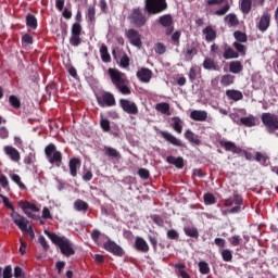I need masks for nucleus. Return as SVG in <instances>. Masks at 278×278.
<instances>
[{
	"label": "nucleus",
	"mask_w": 278,
	"mask_h": 278,
	"mask_svg": "<svg viewBox=\"0 0 278 278\" xmlns=\"http://www.w3.org/2000/svg\"><path fill=\"white\" fill-rule=\"evenodd\" d=\"M262 123L267 128V131L273 132L278 129V116L270 114V113H264L262 115Z\"/></svg>",
	"instance_id": "0eeeda50"
},
{
	"label": "nucleus",
	"mask_w": 278,
	"mask_h": 278,
	"mask_svg": "<svg viewBox=\"0 0 278 278\" xmlns=\"http://www.w3.org/2000/svg\"><path fill=\"white\" fill-rule=\"evenodd\" d=\"M81 166V161L79 159L70 160V173L72 177H77V169Z\"/></svg>",
	"instance_id": "393cba45"
},
{
	"label": "nucleus",
	"mask_w": 278,
	"mask_h": 278,
	"mask_svg": "<svg viewBox=\"0 0 278 278\" xmlns=\"http://www.w3.org/2000/svg\"><path fill=\"white\" fill-rule=\"evenodd\" d=\"M268 27H270V15L265 14L261 17V20L258 22V29H260V31H266V29H268Z\"/></svg>",
	"instance_id": "b1692460"
},
{
	"label": "nucleus",
	"mask_w": 278,
	"mask_h": 278,
	"mask_svg": "<svg viewBox=\"0 0 278 278\" xmlns=\"http://www.w3.org/2000/svg\"><path fill=\"white\" fill-rule=\"evenodd\" d=\"M231 5L229 3H226L222 9L214 12L215 16H225L226 13L229 12Z\"/></svg>",
	"instance_id": "de8ad7c7"
},
{
	"label": "nucleus",
	"mask_w": 278,
	"mask_h": 278,
	"mask_svg": "<svg viewBox=\"0 0 278 278\" xmlns=\"http://www.w3.org/2000/svg\"><path fill=\"white\" fill-rule=\"evenodd\" d=\"M240 121L245 127H255L257 125V118H255L253 115L242 117Z\"/></svg>",
	"instance_id": "7c9ffc66"
},
{
	"label": "nucleus",
	"mask_w": 278,
	"mask_h": 278,
	"mask_svg": "<svg viewBox=\"0 0 278 278\" xmlns=\"http://www.w3.org/2000/svg\"><path fill=\"white\" fill-rule=\"evenodd\" d=\"M3 151L8 157H10L11 162L18 163L21 162V152L12 146H4Z\"/></svg>",
	"instance_id": "f8f14e48"
},
{
	"label": "nucleus",
	"mask_w": 278,
	"mask_h": 278,
	"mask_svg": "<svg viewBox=\"0 0 278 278\" xmlns=\"http://www.w3.org/2000/svg\"><path fill=\"white\" fill-rule=\"evenodd\" d=\"M0 186L4 190H10V182L8 181V177H5L4 175L0 176Z\"/></svg>",
	"instance_id": "bf43d9fd"
},
{
	"label": "nucleus",
	"mask_w": 278,
	"mask_h": 278,
	"mask_svg": "<svg viewBox=\"0 0 278 278\" xmlns=\"http://www.w3.org/2000/svg\"><path fill=\"white\" fill-rule=\"evenodd\" d=\"M199 268L202 275H210V265H207L204 261L199 263Z\"/></svg>",
	"instance_id": "8fccbe9b"
},
{
	"label": "nucleus",
	"mask_w": 278,
	"mask_h": 278,
	"mask_svg": "<svg viewBox=\"0 0 278 278\" xmlns=\"http://www.w3.org/2000/svg\"><path fill=\"white\" fill-rule=\"evenodd\" d=\"M190 119L203 123L207 121V111L193 110L190 113Z\"/></svg>",
	"instance_id": "6ab92c4d"
},
{
	"label": "nucleus",
	"mask_w": 278,
	"mask_h": 278,
	"mask_svg": "<svg viewBox=\"0 0 278 278\" xmlns=\"http://www.w3.org/2000/svg\"><path fill=\"white\" fill-rule=\"evenodd\" d=\"M223 56L225 60H237V58H240V54L232 48H225Z\"/></svg>",
	"instance_id": "c85d7f7f"
},
{
	"label": "nucleus",
	"mask_w": 278,
	"mask_h": 278,
	"mask_svg": "<svg viewBox=\"0 0 278 278\" xmlns=\"http://www.w3.org/2000/svg\"><path fill=\"white\" fill-rule=\"evenodd\" d=\"M228 242H230L231 247H239L240 242H242V238L238 235H233L228 239Z\"/></svg>",
	"instance_id": "5fc2aeb1"
},
{
	"label": "nucleus",
	"mask_w": 278,
	"mask_h": 278,
	"mask_svg": "<svg viewBox=\"0 0 278 278\" xmlns=\"http://www.w3.org/2000/svg\"><path fill=\"white\" fill-rule=\"evenodd\" d=\"M22 42L23 45L27 46V45H34V38H31V36L29 35H24L22 37Z\"/></svg>",
	"instance_id": "0e129e2a"
},
{
	"label": "nucleus",
	"mask_w": 278,
	"mask_h": 278,
	"mask_svg": "<svg viewBox=\"0 0 278 278\" xmlns=\"http://www.w3.org/2000/svg\"><path fill=\"white\" fill-rule=\"evenodd\" d=\"M100 54H101V60L102 62H111L112 56H110V52H108V46L102 45L100 48Z\"/></svg>",
	"instance_id": "72a5a7b5"
},
{
	"label": "nucleus",
	"mask_w": 278,
	"mask_h": 278,
	"mask_svg": "<svg viewBox=\"0 0 278 278\" xmlns=\"http://www.w3.org/2000/svg\"><path fill=\"white\" fill-rule=\"evenodd\" d=\"M108 73L113 86H115V88L122 94H131V89L129 88V80L127 79V76L125 74L116 68H109Z\"/></svg>",
	"instance_id": "f257e3e1"
},
{
	"label": "nucleus",
	"mask_w": 278,
	"mask_h": 278,
	"mask_svg": "<svg viewBox=\"0 0 278 278\" xmlns=\"http://www.w3.org/2000/svg\"><path fill=\"white\" fill-rule=\"evenodd\" d=\"M138 175L141 177V179H149V170L147 168H140L138 170Z\"/></svg>",
	"instance_id": "69168bd1"
},
{
	"label": "nucleus",
	"mask_w": 278,
	"mask_h": 278,
	"mask_svg": "<svg viewBox=\"0 0 278 278\" xmlns=\"http://www.w3.org/2000/svg\"><path fill=\"white\" fill-rule=\"evenodd\" d=\"M100 127L103 129V131H110L111 126H110V121L108 118H101L100 121Z\"/></svg>",
	"instance_id": "4d7b16f0"
},
{
	"label": "nucleus",
	"mask_w": 278,
	"mask_h": 278,
	"mask_svg": "<svg viewBox=\"0 0 278 278\" xmlns=\"http://www.w3.org/2000/svg\"><path fill=\"white\" fill-rule=\"evenodd\" d=\"M70 45H72V47H79V45H81V39L79 38V35H72L70 39Z\"/></svg>",
	"instance_id": "6e6d98bb"
},
{
	"label": "nucleus",
	"mask_w": 278,
	"mask_h": 278,
	"mask_svg": "<svg viewBox=\"0 0 278 278\" xmlns=\"http://www.w3.org/2000/svg\"><path fill=\"white\" fill-rule=\"evenodd\" d=\"M222 257L224 262H231V260H233V252L229 249H225L222 251Z\"/></svg>",
	"instance_id": "37998d69"
},
{
	"label": "nucleus",
	"mask_w": 278,
	"mask_h": 278,
	"mask_svg": "<svg viewBox=\"0 0 278 278\" xmlns=\"http://www.w3.org/2000/svg\"><path fill=\"white\" fill-rule=\"evenodd\" d=\"M225 22L230 26L235 27V25H238V17H236L235 14H228L225 16Z\"/></svg>",
	"instance_id": "a19ab883"
},
{
	"label": "nucleus",
	"mask_w": 278,
	"mask_h": 278,
	"mask_svg": "<svg viewBox=\"0 0 278 278\" xmlns=\"http://www.w3.org/2000/svg\"><path fill=\"white\" fill-rule=\"evenodd\" d=\"M26 25L27 27H30L31 29H36L38 27V20L31 14H28L26 16Z\"/></svg>",
	"instance_id": "e433bc0d"
},
{
	"label": "nucleus",
	"mask_w": 278,
	"mask_h": 278,
	"mask_svg": "<svg viewBox=\"0 0 278 278\" xmlns=\"http://www.w3.org/2000/svg\"><path fill=\"white\" fill-rule=\"evenodd\" d=\"M226 97L230 101H242V99H244V96L242 94V91L236 90V89L226 90Z\"/></svg>",
	"instance_id": "aec40b11"
},
{
	"label": "nucleus",
	"mask_w": 278,
	"mask_h": 278,
	"mask_svg": "<svg viewBox=\"0 0 278 278\" xmlns=\"http://www.w3.org/2000/svg\"><path fill=\"white\" fill-rule=\"evenodd\" d=\"M10 137V131L5 128V126L0 127V138L1 140H5Z\"/></svg>",
	"instance_id": "680f3d73"
},
{
	"label": "nucleus",
	"mask_w": 278,
	"mask_h": 278,
	"mask_svg": "<svg viewBox=\"0 0 278 278\" xmlns=\"http://www.w3.org/2000/svg\"><path fill=\"white\" fill-rule=\"evenodd\" d=\"M0 199H2V202H3V204L5 205V207H9V210L12 211L11 214H14V212H16V211L14 210V206H13L12 203L10 202V199H8V197H5V195H3V194L0 193Z\"/></svg>",
	"instance_id": "864d4df0"
},
{
	"label": "nucleus",
	"mask_w": 278,
	"mask_h": 278,
	"mask_svg": "<svg viewBox=\"0 0 278 278\" xmlns=\"http://www.w3.org/2000/svg\"><path fill=\"white\" fill-rule=\"evenodd\" d=\"M18 205L21 210H23L24 214L28 216V218H36L31 212H40V208L36 206V204L29 203L28 201H20Z\"/></svg>",
	"instance_id": "1a4fd4ad"
},
{
	"label": "nucleus",
	"mask_w": 278,
	"mask_h": 278,
	"mask_svg": "<svg viewBox=\"0 0 278 278\" xmlns=\"http://www.w3.org/2000/svg\"><path fill=\"white\" fill-rule=\"evenodd\" d=\"M220 144L226 151H231L232 153H236V151H238L236 143L231 141H222Z\"/></svg>",
	"instance_id": "4c0bfd02"
},
{
	"label": "nucleus",
	"mask_w": 278,
	"mask_h": 278,
	"mask_svg": "<svg viewBox=\"0 0 278 278\" xmlns=\"http://www.w3.org/2000/svg\"><path fill=\"white\" fill-rule=\"evenodd\" d=\"M181 38V33L180 31H175L172 35V42L176 47H179V39Z\"/></svg>",
	"instance_id": "13d9d810"
},
{
	"label": "nucleus",
	"mask_w": 278,
	"mask_h": 278,
	"mask_svg": "<svg viewBox=\"0 0 278 278\" xmlns=\"http://www.w3.org/2000/svg\"><path fill=\"white\" fill-rule=\"evenodd\" d=\"M166 162L168 164H174V166H176V168H184V159L182 157L167 156Z\"/></svg>",
	"instance_id": "2f4dec72"
},
{
	"label": "nucleus",
	"mask_w": 278,
	"mask_h": 278,
	"mask_svg": "<svg viewBox=\"0 0 278 278\" xmlns=\"http://www.w3.org/2000/svg\"><path fill=\"white\" fill-rule=\"evenodd\" d=\"M242 197L235 194L233 198H229L224 201V206L231 208L222 211V214L223 216H227V214H240V212H242Z\"/></svg>",
	"instance_id": "7ed1b4c3"
},
{
	"label": "nucleus",
	"mask_w": 278,
	"mask_h": 278,
	"mask_svg": "<svg viewBox=\"0 0 278 278\" xmlns=\"http://www.w3.org/2000/svg\"><path fill=\"white\" fill-rule=\"evenodd\" d=\"M162 138L173 144L174 147H184V142H181L177 137L168 131H161Z\"/></svg>",
	"instance_id": "f3484780"
},
{
	"label": "nucleus",
	"mask_w": 278,
	"mask_h": 278,
	"mask_svg": "<svg viewBox=\"0 0 278 278\" xmlns=\"http://www.w3.org/2000/svg\"><path fill=\"white\" fill-rule=\"evenodd\" d=\"M94 14H96L94 7H89L88 8V13H87L88 20L91 21V22L94 21Z\"/></svg>",
	"instance_id": "338daca9"
},
{
	"label": "nucleus",
	"mask_w": 278,
	"mask_h": 278,
	"mask_svg": "<svg viewBox=\"0 0 278 278\" xmlns=\"http://www.w3.org/2000/svg\"><path fill=\"white\" fill-rule=\"evenodd\" d=\"M154 51L159 55H164V53H166V46H164V43H162V42H157L154 46Z\"/></svg>",
	"instance_id": "49530a36"
},
{
	"label": "nucleus",
	"mask_w": 278,
	"mask_h": 278,
	"mask_svg": "<svg viewBox=\"0 0 278 278\" xmlns=\"http://www.w3.org/2000/svg\"><path fill=\"white\" fill-rule=\"evenodd\" d=\"M203 34H204L205 40H207V42H212V40L216 39V30L214 28H212V26H207L206 28H204Z\"/></svg>",
	"instance_id": "cd10ccee"
},
{
	"label": "nucleus",
	"mask_w": 278,
	"mask_h": 278,
	"mask_svg": "<svg viewBox=\"0 0 278 278\" xmlns=\"http://www.w3.org/2000/svg\"><path fill=\"white\" fill-rule=\"evenodd\" d=\"M132 23L136 27H142L147 23V17L142 15L140 9H135L131 14Z\"/></svg>",
	"instance_id": "4468645a"
},
{
	"label": "nucleus",
	"mask_w": 278,
	"mask_h": 278,
	"mask_svg": "<svg viewBox=\"0 0 278 278\" xmlns=\"http://www.w3.org/2000/svg\"><path fill=\"white\" fill-rule=\"evenodd\" d=\"M10 105L14 108L15 110H18L21 108V100L16 96H10L9 98Z\"/></svg>",
	"instance_id": "a18cd8bd"
},
{
	"label": "nucleus",
	"mask_w": 278,
	"mask_h": 278,
	"mask_svg": "<svg viewBox=\"0 0 278 278\" xmlns=\"http://www.w3.org/2000/svg\"><path fill=\"white\" fill-rule=\"evenodd\" d=\"M45 153L50 162L54 166L60 167L62 165V153L58 151L55 144L51 143L45 149Z\"/></svg>",
	"instance_id": "423d86ee"
},
{
	"label": "nucleus",
	"mask_w": 278,
	"mask_h": 278,
	"mask_svg": "<svg viewBox=\"0 0 278 278\" xmlns=\"http://www.w3.org/2000/svg\"><path fill=\"white\" fill-rule=\"evenodd\" d=\"M229 71L233 73V75H238L244 71V65L240 61H231L229 63Z\"/></svg>",
	"instance_id": "4be33fe9"
},
{
	"label": "nucleus",
	"mask_w": 278,
	"mask_h": 278,
	"mask_svg": "<svg viewBox=\"0 0 278 278\" xmlns=\"http://www.w3.org/2000/svg\"><path fill=\"white\" fill-rule=\"evenodd\" d=\"M236 77L231 74H226L224 76H222L220 78V84L225 87L227 86H231V84H233Z\"/></svg>",
	"instance_id": "f704fd0d"
},
{
	"label": "nucleus",
	"mask_w": 278,
	"mask_h": 278,
	"mask_svg": "<svg viewBox=\"0 0 278 278\" xmlns=\"http://www.w3.org/2000/svg\"><path fill=\"white\" fill-rule=\"evenodd\" d=\"M173 129L174 131H176L177 134H181V131H184V121H181V118L179 117H173Z\"/></svg>",
	"instance_id": "c756f323"
},
{
	"label": "nucleus",
	"mask_w": 278,
	"mask_h": 278,
	"mask_svg": "<svg viewBox=\"0 0 278 278\" xmlns=\"http://www.w3.org/2000/svg\"><path fill=\"white\" fill-rule=\"evenodd\" d=\"M201 68H199V66L193 65L190 71H189V79L191 81H194V79H197V75H199Z\"/></svg>",
	"instance_id": "c03bdc74"
},
{
	"label": "nucleus",
	"mask_w": 278,
	"mask_h": 278,
	"mask_svg": "<svg viewBox=\"0 0 278 278\" xmlns=\"http://www.w3.org/2000/svg\"><path fill=\"white\" fill-rule=\"evenodd\" d=\"M156 112H161V114H166L167 116H170V104L166 102H161L155 105Z\"/></svg>",
	"instance_id": "bb28decb"
},
{
	"label": "nucleus",
	"mask_w": 278,
	"mask_h": 278,
	"mask_svg": "<svg viewBox=\"0 0 278 278\" xmlns=\"http://www.w3.org/2000/svg\"><path fill=\"white\" fill-rule=\"evenodd\" d=\"M11 218L14 225H16V227H18L20 230H22L24 233H28L31 240H34V229H31V226H29V220H27V218H25L17 212L11 213Z\"/></svg>",
	"instance_id": "20e7f679"
},
{
	"label": "nucleus",
	"mask_w": 278,
	"mask_h": 278,
	"mask_svg": "<svg viewBox=\"0 0 278 278\" xmlns=\"http://www.w3.org/2000/svg\"><path fill=\"white\" fill-rule=\"evenodd\" d=\"M233 37L239 41V42H247L248 40V37H247V34L240 31V30H237L233 33Z\"/></svg>",
	"instance_id": "09e8293b"
},
{
	"label": "nucleus",
	"mask_w": 278,
	"mask_h": 278,
	"mask_svg": "<svg viewBox=\"0 0 278 278\" xmlns=\"http://www.w3.org/2000/svg\"><path fill=\"white\" fill-rule=\"evenodd\" d=\"M135 249L140 253H149V243L142 237H136Z\"/></svg>",
	"instance_id": "a211bd4d"
},
{
	"label": "nucleus",
	"mask_w": 278,
	"mask_h": 278,
	"mask_svg": "<svg viewBox=\"0 0 278 278\" xmlns=\"http://www.w3.org/2000/svg\"><path fill=\"white\" fill-rule=\"evenodd\" d=\"M119 66H122V68H127V66H129V56H127V54L122 56L119 61Z\"/></svg>",
	"instance_id": "e2e57ef3"
},
{
	"label": "nucleus",
	"mask_w": 278,
	"mask_h": 278,
	"mask_svg": "<svg viewBox=\"0 0 278 278\" xmlns=\"http://www.w3.org/2000/svg\"><path fill=\"white\" fill-rule=\"evenodd\" d=\"M185 138L188 140L191 144H201V139H199V136H197L192 130L187 129L185 131Z\"/></svg>",
	"instance_id": "5701e85b"
},
{
	"label": "nucleus",
	"mask_w": 278,
	"mask_h": 278,
	"mask_svg": "<svg viewBox=\"0 0 278 278\" xmlns=\"http://www.w3.org/2000/svg\"><path fill=\"white\" fill-rule=\"evenodd\" d=\"M203 68L206 71H216V63L212 59H205L203 62Z\"/></svg>",
	"instance_id": "ea45409f"
},
{
	"label": "nucleus",
	"mask_w": 278,
	"mask_h": 278,
	"mask_svg": "<svg viewBox=\"0 0 278 278\" xmlns=\"http://www.w3.org/2000/svg\"><path fill=\"white\" fill-rule=\"evenodd\" d=\"M3 278H12V267L7 266L3 269Z\"/></svg>",
	"instance_id": "774afa93"
},
{
	"label": "nucleus",
	"mask_w": 278,
	"mask_h": 278,
	"mask_svg": "<svg viewBox=\"0 0 278 278\" xmlns=\"http://www.w3.org/2000/svg\"><path fill=\"white\" fill-rule=\"evenodd\" d=\"M104 249L105 251H109V253H113V255H117V256H121L123 255V249L116 244V242L114 241H106L104 243Z\"/></svg>",
	"instance_id": "2eb2a0df"
},
{
	"label": "nucleus",
	"mask_w": 278,
	"mask_h": 278,
	"mask_svg": "<svg viewBox=\"0 0 278 278\" xmlns=\"http://www.w3.org/2000/svg\"><path fill=\"white\" fill-rule=\"evenodd\" d=\"M159 23L160 25H162V27H165L166 28V36H170V34H173V16L168 15V14H165V15H162L160 18H159Z\"/></svg>",
	"instance_id": "9b49d317"
},
{
	"label": "nucleus",
	"mask_w": 278,
	"mask_h": 278,
	"mask_svg": "<svg viewBox=\"0 0 278 278\" xmlns=\"http://www.w3.org/2000/svg\"><path fill=\"white\" fill-rule=\"evenodd\" d=\"M251 5H253V0H240V8L243 14L251 12Z\"/></svg>",
	"instance_id": "473e14b6"
},
{
	"label": "nucleus",
	"mask_w": 278,
	"mask_h": 278,
	"mask_svg": "<svg viewBox=\"0 0 278 278\" xmlns=\"http://www.w3.org/2000/svg\"><path fill=\"white\" fill-rule=\"evenodd\" d=\"M186 236H189V238H199V230L194 227H187L185 228Z\"/></svg>",
	"instance_id": "79ce46f5"
},
{
	"label": "nucleus",
	"mask_w": 278,
	"mask_h": 278,
	"mask_svg": "<svg viewBox=\"0 0 278 278\" xmlns=\"http://www.w3.org/2000/svg\"><path fill=\"white\" fill-rule=\"evenodd\" d=\"M74 208L77 212H86V210H88V203L84 202L83 200H76L74 202Z\"/></svg>",
	"instance_id": "c9c22d12"
},
{
	"label": "nucleus",
	"mask_w": 278,
	"mask_h": 278,
	"mask_svg": "<svg viewBox=\"0 0 278 278\" xmlns=\"http://www.w3.org/2000/svg\"><path fill=\"white\" fill-rule=\"evenodd\" d=\"M45 233L46 236H48L53 244L59 247L61 253L65 255V257H71V255H75V248H73V243H71L68 238L64 236H58L50 232L49 230H45Z\"/></svg>",
	"instance_id": "f03ea898"
},
{
	"label": "nucleus",
	"mask_w": 278,
	"mask_h": 278,
	"mask_svg": "<svg viewBox=\"0 0 278 278\" xmlns=\"http://www.w3.org/2000/svg\"><path fill=\"white\" fill-rule=\"evenodd\" d=\"M80 34H81V25L79 23H75L72 27V35L80 36Z\"/></svg>",
	"instance_id": "052dcab7"
},
{
	"label": "nucleus",
	"mask_w": 278,
	"mask_h": 278,
	"mask_svg": "<svg viewBox=\"0 0 278 278\" xmlns=\"http://www.w3.org/2000/svg\"><path fill=\"white\" fill-rule=\"evenodd\" d=\"M11 179L12 181H14V184L18 185V188L25 190V185L23 184V181H21V176H18L17 174H11Z\"/></svg>",
	"instance_id": "3c124183"
},
{
	"label": "nucleus",
	"mask_w": 278,
	"mask_h": 278,
	"mask_svg": "<svg viewBox=\"0 0 278 278\" xmlns=\"http://www.w3.org/2000/svg\"><path fill=\"white\" fill-rule=\"evenodd\" d=\"M204 203L205 205H214L216 203V198L212 193L204 194Z\"/></svg>",
	"instance_id": "603ef678"
},
{
	"label": "nucleus",
	"mask_w": 278,
	"mask_h": 278,
	"mask_svg": "<svg viewBox=\"0 0 278 278\" xmlns=\"http://www.w3.org/2000/svg\"><path fill=\"white\" fill-rule=\"evenodd\" d=\"M125 37L129 40L132 47H142V35L138 30L130 28L125 33Z\"/></svg>",
	"instance_id": "6e6552de"
},
{
	"label": "nucleus",
	"mask_w": 278,
	"mask_h": 278,
	"mask_svg": "<svg viewBox=\"0 0 278 278\" xmlns=\"http://www.w3.org/2000/svg\"><path fill=\"white\" fill-rule=\"evenodd\" d=\"M186 62H192L198 50L194 46H187L186 50L182 51Z\"/></svg>",
	"instance_id": "412c9836"
},
{
	"label": "nucleus",
	"mask_w": 278,
	"mask_h": 278,
	"mask_svg": "<svg viewBox=\"0 0 278 278\" xmlns=\"http://www.w3.org/2000/svg\"><path fill=\"white\" fill-rule=\"evenodd\" d=\"M232 47L240 55H247V46L240 43L239 41H235L232 43Z\"/></svg>",
	"instance_id": "58836bf2"
},
{
	"label": "nucleus",
	"mask_w": 278,
	"mask_h": 278,
	"mask_svg": "<svg viewBox=\"0 0 278 278\" xmlns=\"http://www.w3.org/2000/svg\"><path fill=\"white\" fill-rule=\"evenodd\" d=\"M146 10L149 14H160L168 8L166 0H144Z\"/></svg>",
	"instance_id": "39448f33"
},
{
	"label": "nucleus",
	"mask_w": 278,
	"mask_h": 278,
	"mask_svg": "<svg viewBox=\"0 0 278 278\" xmlns=\"http://www.w3.org/2000/svg\"><path fill=\"white\" fill-rule=\"evenodd\" d=\"M103 153H104V155H106L108 157H113L114 160H121V152L117 151V150L114 149V148L104 147Z\"/></svg>",
	"instance_id": "a878e982"
},
{
	"label": "nucleus",
	"mask_w": 278,
	"mask_h": 278,
	"mask_svg": "<svg viewBox=\"0 0 278 278\" xmlns=\"http://www.w3.org/2000/svg\"><path fill=\"white\" fill-rule=\"evenodd\" d=\"M153 73L149 68H141L137 72V77L139 81H142L143 84H149L151 81Z\"/></svg>",
	"instance_id": "dca6fc26"
},
{
	"label": "nucleus",
	"mask_w": 278,
	"mask_h": 278,
	"mask_svg": "<svg viewBox=\"0 0 278 278\" xmlns=\"http://www.w3.org/2000/svg\"><path fill=\"white\" fill-rule=\"evenodd\" d=\"M98 103L101 105V108H112V105H115L116 100L112 93L105 92L98 97Z\"/></svg>",
	"instance_id": "9d476101"
},
{
	"label": "nucleus",
	"mask_w": 278,
	"mask_h": 278,
	"mask_svg": "<svg viewBox=\"0 0 278 278\" xmlns=\"http://www.w3.org/2000/svg\"><path fill=\"white\" fill-rule=\"evenodd\" d=\"M119 104L126 114H138V105H136L134 102L127 99H122Z\"/></svg>",
	"instance_id": "ddd939ff"
}]
</instances>
